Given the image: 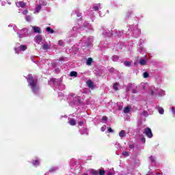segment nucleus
<instances>
[{"mask_svg": "<svg viewBox=\"0 0 175 175\" xmlns=\"http://www.w3.org/2000/svg\"><path fill=\"white\" fill-rule=\"evenodd\" d=\"M27 81L28 83V85L31 88L32 92H33V94H36V92H38V90H39L38 79H34L32 75L29 74L27 75Z\"/></svg>", "mask_w": 175, "mask_h": 175, "instance_id": "nucleus-1", "label": "nucleus"}, {"mask_svg": "<svg viewBox=\"0 0 175 175\" xmlns=\"http://www.w3.org/2000/svg\"><path fill=\"white\" fill-rule=\"evenodd\" d=\"M90 173L92 175H105L106 174V171H105V169H101V170H94L92 169L90 170Z\"/></svg>", "mask_w": 175, "mask_h": 175, "instance_id": "nucleus-2", "label": "nucleus"}, {"mask_svg": "<svg viewBox=\"0 0 175 175\" xmlns=\"http://www.w3.org/2000/svg\"><path fill=\"white\" fill-rule=\"evenodd\" d=\"M144 133L147 136V137H149V139H151L152 137V131H151V129L146 128L144 129Z\"/></svg>", "mask_w": 175, "mask_h": 175, "instance_id": "nucleus-3", "label": "nucleus"}, {"mask_svg": "<svg viewBox=\"0 0 175 175\" xmlns=\"http://www.w3.org/2000/svg\"><path fill=\"white\" fill-rule=\"evenodd\" d=\"M87 85L89 88H91V90H94L95 87L94 86V83L91 80H88L87 81Z\"/></svg>", "mask_w": 175, "mask_h": 175, "instance_id": "nucleus-4", "label": "nucleus"}, {"mask_svg": "<svg viewBox=\"0 0 175 175\" xmlns=\"http://www.w3.org/2000/svg\"><path fill=\"white\" fill-rule=\"evenodd\" d=\"M33 31L34 33H41V29H40V27H36V26L33 27Z\"/></svg>", "mask_w": 175, "mask_h": 175, "instance_id": "nucleus-5", "label": "nucleus"}, {"mask_svg": "<svg viewBox=\"0 0 175 175\" xmlns=\"http://www.w3.org/2000/svg\"><path fill=\"white\" fill-rule=\"evenodd\" d=\"M69 124L72 126H75V125H76L77 124V122L76 120H75V119L70 118V121H69Z\"/></svg>", "mask_w": 175, "mask_h": 175, "instance_id": "nucleus-6", "label": "nucleus"}, {"mask_svg": "<svg viewBox=\"0 0 175 175\" xmlns=\"http://www.w3.org/2000/svg\"><path fill=\"white\" fill-rule=\"evenodd\" d=\"M42 36H36V40L37 43H38V44L40 43V42H42Z\"/></svg>", "mask_w": 175, "mask_h": 175, "instance_id": "nucleus-7", "label": "nucleus"}, {"mask_svg": "<svg viewBox=\"0 0 175 175\" xmlns=\"http://www.w3.org/2000/svg\"><path fill=\"white\" fill-rule=\"evenodd\" d=\"M147 61H146V59H144L142 58L139 59V64L142 65V66H144L146 65Z\"/></svg>", "mask_w": 175, "mask_h": 175, "instance_id": "nucleus-8", "label": "nucleus"}, {"mask_svg": "<svg viewBox=\"0 0 175 175\" xmlns=\"http://www.w3.org/2000/svg\"><path fill=\"white\" fill-rule=\"evenodd\" d=\"M70 76L71 77H77V72L76 71H72L70 74Z\"/></svg>", "mask_w": 175, "mask_h": 175, "instance_id": "nucleus-9", "label": "nucleus"}, {"mask_svg": "<svg viewBox=\"0 0 175 175\" xmlns=\"http://www.w3.org/2000/svg\"><path fill=\"white\" fill-rule=\"evenodd\" d=\"M87 65H88L89 66H91L92 64V58L89 57L87 60L86 62Z\"/></svg>", "mask_w": 175, "mask_h": 175, "instance_id": "nucleus-10", "label": "nucleus"}, {"mask_svg": "<svg viewBox=\"0 0 175 175\" xmlns=\"http://www.w3.org/2000/svg\"><path fill=\"white\" fill-rule=\"evenodd\" d=\"M129 111H131V107H126L124 109V113H125L126 114L129 113Z\"/></svg>", "mask_w": 175, "mask_h": 175, "instance_id": "nucleus-11", "label": "nucleus"}, {"mask_svg": "<svg viewBox=\"0 0 175 175\" xmlns=\"http://www.w3.org/2000/svg\"><path fill=\"white\" fill-rule=\"evenodd\" d=\"M120 137H125V131L122 130L119 133Z\"/></svg>", "mask_w": 175, "mask_h": 175, "instance_id": "nucleus-12", "label": "nucleus"}, {"mask_svg": "<svg viewBox=\"0 0 175 175\" xmlns=\"http://www.w3.org/2000/svg\"><path fill=\"white\" fill-rule=\"evenodd\" d=\"M46 32H48L49 33H54V30L51 27H47Z\"/></svg>", "mask_w": 175, "mask_h": 175, "instance_id": "nucleus-13", "label": "nucleus"}, {"mask_svg": "<svg viewBox=\"0 0 175 175\" xmlns=\"http://www.w3.org/2000/svg\"><path fill=\"white\" fill-rule=\"evenodd\" d=\"M25 50H27V46H25V45H21L20 51H25Z\"/></svg>", "mask_w": 175, "mask_h": 175, "instance_id": "nucleus-14", "label": "nucleus"}, {"mask_svg": "<svg viewBox=\"0 0 175 175\" xmlns=\"http://www.w3.org/2000/svg\"><path fill=\"white\" fill-rule=\"evenodd\" d=\"M158 111L159 114H163L165 113V110L161 107H159Z\"/></svg>", "mask_w": 175, "mask_h": 175, "instance_id": "nucleus-15", "label": "nucleus"}, {"mask_svg": "<svg viewBox=\"0 0 175 175\" xmlns=\"http://www.w3.org/2000/svg\"><path fill=\"white\" fill-rule=\"evenodd\" d=\"M113 90H115V91H118V83H114L113 85Z\"/></svg>", "mask_w": 175, "mask_h": 175, "instance_id": "nucleus-16", "label": "nucleus"}, {"mask_svg": "<svg viewBox=\"0 0 175 175\" xmlns=\"http://www.w3.org/2000/svg\"><path fill=\"white\" fill-rule=\"evenodd\" d=\"M18 5L21 6V8H25V5H26L24 1H19Z\"/></svg>", "mask_w": 175, "mask_h": 175, "instance_id": "nucleus-17", "label": "nucleus"}, {"mask_svg": "<svg viewBox=\"0 0 175 175\" xmlns=\"http://www.w3.org/2000/svg\"><path fill=\"white\" fill-rule=\"evenodd\" d=\"M42 49L43 50H49V44H44L43 46H42Z\"/></svg>", "mask_w": 175, "mask_h": 175, "instance_id": "nucleus-18", "label": "nucleus"}, {"mask_svg": "<svg viewBox=\"0 0 175 175\" xmlns=\"http://www.w3.org/2000/svg\"><path fill=\"white\" fill-rule=\"evenodd\" d=\"M149 76H150V74H148V72H144V79H147L148 77H149Z\"/></svg>", "mask_w": 175, "mask_h": 175, "instance_id": "nucleus-19", "label": "nucleus"}, {"mask_svg": "<svg viewBox=\"0 0 175 175\" xmlns=\"http://www.w3.org/2000/svg\"><path fill=\"white\" fill-rule=\"evenodd\" d=\"M33 165H34L35 166H38V165H39V160L38 159L34 160Z\"/></svg>", "mask_w": 175, "mask_h": 175, "instance_id": "nucleus-20", "label": "nucleus"}, {"mask_svg": "<svg viewBox=\"0 0 175 175\" xmlns=\"http://www.w3.org/2000/svg\"><path fill=\"white\" fill-rule=\"evenodd\" d=\"M122 155H124V157H129V152L124 151L122 152Z\"/></svg>", "mask_w": 175, "mask_h": 175, "instance_id": "nucleus-21", "label": "nucleus"}, {"mask_svg": "<svg viewBox=\"0 0 175 175\" xmlns=\"http://www.w3.org/2000/svg\"><path fill=\"white\" fill-rule=\"evenodd\" d=\"M150 162L155 163V158L152 156L150 157Z\"/></svg>", "mask_w": 175, "mask_h": 175, "instance_id": "nucleus-22", "label": "nucleus"}, {"mask_svg": "<svg viewBox=\"0 0 175 175\" xmlns=\"http://www.w3.org/2000/svg\"><path fill=\"white\" fill-rule=\"evenodd\" d=\"M93 10H94V12H98V10H99V7L94 6L93 7Z\"/></svg>", "mask_w": 175, "mask_h": 175, "instance_id": "nucleus-23", "label": "nucleus"}, {"mask_svg": "<svg viewBox=\"0 0 175 175\" xmlns=\"http://www.w3.org/2000/svg\"><path fill=\"white\" fill-rule=\"evenodd\" d=\"M124 65H126V66H131V62H124Z\"/></svg>", "mask_w": 175, "mask_h": 175, "instance_id": "nucleus-24", "label": "nucleus"}, {"mask_svg": "<svg viewBox=\"0 0 175 175\" xmlns=\"http://www.w3.org/2000/svg\"><path fill=\"white\" fill-rule=\"evenodd\" d=\"M129 148H131V150H133L135 148V145H133V144H130L129 146Z\"/></svg>", "mask_w": 175, "mask_h": 175, "instance_id": "nucleus-25", "label": "nucleus"}, {"mask_svg": "<svg viewBox=\"0 0 175 175\" xmlns=\"http://www.w3.org/2000/svg\"><path fill=\"white\" fill-rule=\"evenodd\" d=\"M143 116H144V117H147V116H148V113L147 112V111H143Z\"/></svg>", "mask_w": 175, "mask_h": 175, "instance_id": "nucleus-26", "label": "nucleus"}, {"mask_svg": "<svg viewBox=\"0 0 175 175\" xmlns=\"http://www.w3.org/2000/svg\"><path fill=\"white\" fill-rule=\"evenodd\" d=\"M26 21H31V16H26Z\"/></svg>", "mask_w": 175, "mask_h": 175, "instance_id": "nucleus-27", "label": "nucleus"}, {"mask_svg": "<svg viewBox=\"0 0 175 175\" xmlns=\"http://www.w3.org/2000/svg\"><path fill=\"white\" fill-rule=\"evenodd\" d=\"M101 120L102 121H107V118L106 116H103Z\"/></svg>", "mask_w": 175, "mask_h": 175, "instance_id": "nucleus-28", "label": "nucleus"}, {"mask_svg": "<svg viewBox=\"0 0 175 175\" xmlns=\"http://www.w3.org/2000/svg\"><path fill=\"white\" fill-rule=\"evenodd\" d=\"M141 142H142V143H146V138H144V137H142V138H141Z\"/></svg>", "mask_w": 175, "mask_h": 175, "instance_id": "nucleus-29", "label": "nucleus"}, {"mask_svg": "<svg viewBox=\"0 0 175 175\" xmlns=\"http://www.w3.org/2000/svg\"><path fill=\"white\" fill-rule=\"evenodd\" d=\"M36 9L37 11H38V10H40V9H42V6L38 5V6L36 7Z\"/></svg>", "mask_w": 175, "mask_h": 175, "instance_id": "nucleus-30", "label": "nucleus"}, {"mask_svg": "<svg viewBox=\"0 0 175 175\" xmlns=\"http://www.w3.org/2000/svg\"><path fill=\"white\" fill-rule=\"evenodd\" d=\"M28 14V10H25L23 12V14L25 15V14Z\"/></svg>", "mask_w": 175, "mask_h": 175, "instance_id": "nucleus-31", "label": "nucleus"}, {"mask_svg": "<svg viewBox=\"0 0 175 175\" xmlns=\"http://www.w3.org/2000/svg\"><path fill=\"white\" fill-rule=\"evenodd\" d=\"M58 43L59 46H62L64 44V42H62V40H59Z\"/></svg>", "mask_w": 175, "mask_h": 175, "instance_id": "nucleus-32", "label": "nucleus"}, {"mask_svg": "<svg viewBox=\"0 0 175 175\" xmlns=\"http://www.w3.org/2000/svg\"><path fill=\"white\" fill-rule=\"evenodd\" d=\"M133 94H137V90H136V89H133Z\"/></svg>", "mask_w": 175, "mask_h": 175, "instance_id": "nucleus-33", "label": "nucleus"}, {"mask_svg": "<svg viewBox=\"0 0 175 175\" xmlns=\"http://www.w3.org/2000/svg\"><path fill=\"white\" fill-rule=\"evenodd\" d=\"M108 131H109V133H111V132H113V129H111V127H109V128H108Z\"/></svg>", "mask_w": 175, "mask_h": 175, "instance_id": "nucleus-34", "label": "nucleus"}, {"mask_svg": "<svg viewBox=\"0 0 175 175\" xmlns=\"http://www.w3.org/2000/svg\"><path fill=\"white\" fill-rule=\"evenodd\" d=\"M113 59H118V56L117 55L113 56Z\"/></svg>", "mask_w": 175, "mask_h": 175, "instance_id": "nucleus-35", "label": "nucleus"}, {"mask_svg": "<svg viewBox=\"0 0 175 175\" xmlns=\"http://www.w3.org/2000/svg\"><path fill=\"white\" fill-rule=\"evenodd\" d=\"M107 175H113V173H111V172H108L107 173Z\"/></svg>", "mask_w": 175, "mask_h": 175, "instance_id": "nucleus-36", "label": "nucleus"}, {"mask_svg": "<svg viewBox=\"0 0 175 175\" xmlns=\"http://www.w3.org/2000/svg\"><path fill=\"white\" fill-rule=\"evenodd\" d=\"M100 130L102 131V132H104L105 131V127L104 126L101 127Z\"/></svg>", "mask_w": 175, "mask_h": 175, "instance_id": "nucleus-37", "label": "nucleus"}, {"mask_svg": "<svg viewBox=\"0 0 175 175\" xmlns=\"http://www.w3.org/2000/svg\"><path fill=\"white\" fill-rule=\"evenodd\" d=\"M172 113L174 114V113H175V109H174V108H172Z\"/></svg>", "mask_w": 175, "mask_h": 175, "instance_id": "nucleus-38", "label": "nucleus"}, {"mask_svg": "<svg viewBox=\"0 0 175 175\" xmlns=\"http://www.w3.org/2000/svg\"><path fill=\"white\" fill-rule=\"evenodd\" d=\"M77 17H80L81 16V14H77Z\"/></svg>", "mask_w": 175, "mask_h": 175, "instance_id": "nucleus-39", "label": "nucleus"}, {"mask_svg": "<svg viewBox=\"0 0 175 175\" xmlns=\"http://www.w3.org/2000/svg\"><path fill=\"white\" fill-rule=\"evenodd\" d=\"M51 81H55V79H51Z\"/></svg>", "mask_w": 175, "mask_h": 175, "instance_id": "nucleus-40", "label": "nucleus"}, {"mask_svg": "<svg viewBox=\"0 0 175 175\" xmlns=\"http://www.w3.org/2000/svg\"><path fill=\"white\" fill-rule=\"evenodd\" d=\"M82 124H83V122H79L80 125H81Z\"/></svg>", "mask_w": 175, "mask_h": 175, "instance_id": "nucleus-41", "label": "nucleus"}, {"mask_svg": "<svg viewBox=\"0 0 175 175\" xmlns=\"http://www.w3.org/2000/svg\"><path fill=\"white\" fill-rule=\"evenodd\" d=\"M151 95H154V91L151 92Z\"/></svg>", "mask_w": 175, "mask_h": 175, "instance_id": "nucleus-42", "label": "nucleus"}, {"mask_svg": "<svg viewBox=\"0 0 175 175\" xmlns=\"http://www.w3.org/2000/svg\"><path fill=\"white\" fill-rule=\"evenodd\" d=\"M137 162H139V161L138 160Z\"/></svg>", "mask_w": 175, "mask_h": 175, "instance_id": "nucleus-43", "label": "nucleus"}]
</instances>
